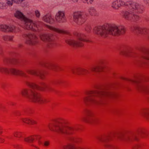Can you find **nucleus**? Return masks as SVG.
Segmentation results:
<instances>
[{
	"mask_svg": "<svg viewBox=\"0 0 149 149\" xmlns=\"http://www.w3.org/2000/svg\"><path fill=\"white\" fill-rule=\"evenodd\" d=\"M0 72L6 74H12L15 75H19L26 79L25 83L30 87L29 89L25 88L21 91L22 95L26 98L36 103L43 104L47 101L45 99L41 97L37 91L42 90L45 88H48V85L42 83L40 86L30 82L27 79L28 77L26 73L22 70H16L13 68H8L0 66Z\"/></svg>",
	"mask_w": 149,
	"mask_h": 149,
	"instance_id": "1",
	"label": "nucleus"
},
{
	"mask_svg": "<svg viewBox=\"0 0 149 149\" xmlns=\"http://www.w3.org/2000/svg\"><path fill=\"white\" fill-rule=\"evenodd\" d=\"M127 0L126 2L122 0H114L111 3V7L118 10L121 6L127 8L121 12V15L125 20L130 22H135L139 19L137 14H141L143 11V6L134 1Z\"/></svg>",
	"mask_w": 149,
	"mask_h": 149,
	"instance_id": "2",
	"label": "nucleus"
},
{
	"mask_svg": "<svg viewBox=\"0 0 149 149\" xmlns=\"http://www.w3.org/2000/svg\"><path fill=\"white\" fill-rule=\"evenodd\" d=\"M116 94L107 89H100L87 92L83 98L84 102L87 105H96L105 97H114Z\"/></svg>",
	"mask_w": 149,
	"mask_h": 149,
	"instance_id": "3",
	"label": "nucleus"
},
{
	"mask_svg": "<svg viewBox=\"0 0 149 149\" xmlns=\"http://www.w3.org/2000/svg\"><path fill=\"white\" fill-rule=\"evenodd\" d=\"M93 31L95 34L103 37H107L109 34L118 36L123 33L125 32L124 26L114 24L96 27L94 29Z\"/></svg>",
	"mask_w": 149,
	"mask_h": 149,
	"instance_id": "4",
	"label": "nucleus"
},
{
	"mask_svg": "<svg viewBox=\"0 0 149 149\" xmlns=\"http://www.w3.org/2000/svg\"><path fill=\"white\" fill-rule=\"evenodd\" d=\"M46 26L50 30V33L41 34L40 35V37L42 40L48 43V46L49 47H51L54 45L52 37L55 34L53 32H56L59 33L67 34L69 33V32L67 31L61 30L48 25H46Z\"/></svg>",
	"mask_w": 149,
	"mask_h": 149,
	"instance_id": "5",
	"label": "nucleus"
},
{
	"mask_svg": "<svg viewBox=\"0 0 149 149\" xmlns=\"http://www.w3.org/2000/svg\"><path fill=\"white\" fill-rule=\"evenodd\" d=\"M49 129L52 131L62 134H72L76 131L73 127L67 126L64 123H56L49 126Z\"/></svg>",
	"mask_w": 149,
	"mask_h": 149,
	"instance_id": "6",
	"label": "nucleus"
},
{
	"mask_svg": "<svg viewBox=\"0 0 149 149\" xmlns=\"http://www.w3.org/2000/svg\"><path fill=\"white\" fill-rule=\"evenodd\" d=\"M14 15L17 18L24 21V26L25 29L33 31H37L38 30V24L40 22L34 23L32 20L26 18L21 12L18 10L16 11Z\"/></svg>",
	"mask_w": 149,
	"mask_h": 149,
	"instance_id": "7",
	"label": "nucleus"
},
{
	"mask_svg": "<svg viewBox=\"0 0 149 149\" xmlns=\"http://www.w3.org/2000/svg\"><path fill=\"white\" fill-rule=\"evenodd\" d=\"M86 36L84 34L76 33L71 39L66 40V42L70 46L74 47H81L83 45V41H88L85 39Z\"/></svg>",
	"mask_w": 149,
	"mask_h": 149,
	"instance_id": "8",
	"label": "nucleus"
},
{
	"mask_svg": "<svg viewBox=\"0 0 149 149\" xmlns=\"http://www.w3.org/2000/svg\"><path fill=\"white\" fill-rule=\"evenodd\" d=\"M103 68V67L101 65L93 67L88 70H87L82 68H77L72 69V72L74 74L81 76H84L90 73V72H100Z\"/></svg>",
	"mask_w": 149,
	"mask_h": 149,
	"instance_id": "9",
	"label": "nucleus"
},
{
	"mask_svg": "<svg viewBox=\"0 0 149 149\" xmlns=\"http://www.w3.org/2000/svg\"><path fill=\"white\" fill-rule=\"evenodd\" d=\"M74 21L78 24H81L84 22L86 19V16L80 11L75 12L73 14Z\"/></svg>",
	"mask_w": 149,
	"mask_h": 149,
	"instance_id": "10",
	"label": "nucleus"
},
{
	"mask_svg": "<svg viewBox=\"0 0 149 149\" xmlns=\"http://www.w3.org/2000/svg\"><path fill=\"white\" fill-rule=\"evenodd\" d=\"M26 42L27 44L31 45H34L38 42V39L34 34L29 33L24 36Z\"/></svg>",
	"mask_w": 149,
	"mask_h": 149,
	"instance_id": "11",
	"label": "nucleus"
},
{
	"mask_svg": "<svg viewBox=\"0 0 149 149\" xmlns=\"http://www.w3.org/2000/svg\"><path fill=\"white\" fill-rule=\"evenodd\" d=\"M55 18L57 22L62 23L65 22L66 20L64 10H59L56 13Z\"/></svg>",
	"mask_w": 149,
	"mask_h": 149,
	"instance_id": "12",
	"label": "nucleus"
},
{
	"mask_svg": "<svg viewBox=\"0 0 149 149\" xmlns=\"http://www.w3.org/2000/svg\"><path fill=\"white\" fill-rule=\"evenodd\" d=\"M16 27L13 25H7L6 24L0 25V30L4 32H16Z\"/></svg>",
	"mask_w": 149,
	"mask_h": 149,
	"instance_id": "13",
	"label": "nucleus"
},
{
	"mask_svg": "<svg viewBox=\"0 0 149 149\" xmlns=\"http://www.w3.org/2000/svg\"><path fill=\"white\" fill-rule=\"evenodd\" d=\"M117 136L119 140L125 142H128L137 139L136 135L134 134H131L124 136L119 135Z\"/></svg>",
	"mask_w": 149,
	"mask_h": 149,
	"instance_id": "14",
	"label": "nucleus"
},
{
	"mask_svg": "<svg viewBox=\"0 0 149 149\" xmlns=\"http://www.w3.org/2000/svg\"><path fill=\"white\" fill-rule=\"evenodd\" d=\"M132 30L137 34H145L147 33L148 30L145 28H141L139 26H135Z\"/></svg>",
	"mask_w": 149,
	"mask_h": 149,
	"instance_id": "15",
	"label": "nucleus"
},
{
	"mask_svg": "<svg viewBox=\"0 0 149 149\" xmlns=\"http://www.w3.org/2000/svg\"><path fill=\"white\" fill-rule=\"evenodd\" d=\"M132 82L137 84V88L138 90L149 93V86L147 85H143L138 84V82L136 80H132Z\"/></svg>",
	"mask_w": 149,
	"mask_h": 149,
	"instance_id": "16",
	"label": "nucleus"
},
{
	"mask_svg": "<svg viewBox=\"0 0 149 149\" xmlns=\"http://www.w3.org/2000/svg\"><path fill=\"white\" fill-rule=\"evenodd\" d=\"M26 72L28 74L39 76L41 79L43 78L44 76L43 72L39 70H26Z\"/></svg>",
	"mask_w": 149,
	"mask_h": 149,
	"instance_id": "17",
	"label": "nucleus"
},
{
	"mask_svg": "<svg viewBox=\"0 0 149 149\" xmlns=\"http://www.w3.org/2000/svg\"><path fill=\"white\" fill-rule=\"evenodd\" d=\"M93 115V113L91 111H88L86 112L85 117L83 118L82 119L86 122L91 123L93 121L92 118Z\"/></svg>",
	"mask_w": 149,
	"mask_h": 149,
	"instance_id": "18",
	"label": "nucleus"
},
{
	"mask_svg": "<svg viewBox=\"0 0 149 149\" xmlns=\"http://www.w3.org/2000/svg\"><path fill=\"white\" fill-rule=\"evenodd\" d=\"M40 138V136L36 135L34 136L25 138H24V140L25 141L28 143H32L33 141L36 139L38 141V144L40 145L42 143V142L39 140Z\"/></svg>",
	"mask_w": 149,
	"mask_h": 149,
	"instance_id": "19",
	"label": "nucleus"
},
{
	"mask_svg": "<svg viewBox=\"0 0 149 149\" xmlns=\"http://www.w3.org/2000/svg\"><path fill=\"white\" fill-rule=\"evenodd\" d=\"M42 19L45 22L52 24L55 22V20L53 17L49 14H47L42 17Z\"/></svg>",
	"mask_w": 149,
	"mask_h": 149,
	"instance_id": "20",
	"label": "nucleus"
},
{
	"mask_svg": "<svg viewBox=\"0 0 149 149\" xmlns=\"http://www.w3.org/2000/svg\"><path fill=\"white\" fill-rule=\"evenodd\" d=\"M140 115L149 120V109L144 108L141 109L139 111Z\"/></svg>",
	"mask_w": 149,
	"mask_h": 149,
	"instance_id": "21",
	"label": "nucleus"
},
{
	"mask_svg": "<svg viewBox=\"0 0 149 149\" xmlns=\"http://www.w3.org/2000/svg\"><path fill=\"white\" fill-rule=\"evenodd\" d=\"M115 136V135L114 134H113L110 135L105 137H98V139L100 141L107 142V141L111 139L113 137Z\"/></svg>",
	"mask_w": 149,
	"mask_h": 149,
	"instance_id": "22",
	"label": "nucleus"
},
{
	"mask_svg": "<svg viewBox=\"0 0 149 149\" xmlns=\"http://www.w3.org/2000/svg\"><path fill=\"white\" fill-rule=\"evenodd\" d=\"M22 120L23 122L27 124H33L37 123L36 122L35 120H33L30 119L28 118H22Z\"/></svg>",
	"mask_w": 149,
	"mask_h": 149,
	"instance_id": "23",
	"label": "nucleus"
},
{
	"mask_svg": "<svg viewBox=\"0 0 149 149\" xmlns=\"http://www.w3.org/2000/svg\"><path fill=\"white\" fill-rule=\"evenodd\" d=\"M13 36L7 35L3 36L2 37V39L5 41H13Z\"/></svg>",
	"mask_w": 149,
	"mask_h": 149,
	"instance_id": "24",
	"label": "nucleus"
},
{
	"mask_svg": "<svg viewBox=\"0 0 149 149\" xmlns=\"http://www.w3.org/2000/svg\"><path fill=\"white\" fill-rule=\"evenodd\" d=\"M144 55L141 57V58L149 60V50H146L143 52Z\"/></svg>",
	"mask_w": 149,
	"mask_h": 149,
	"instance_id": "25",
	"label": "nucleus"
},
{
	"mask_svg": "<svg viewBox=\"0 0 149 149\" xmlns=\"http://www.w3.org/2000/svg\"><path fill=\"white\" fill-rule=\"evenodd\" d=\"M89 13L92 16H95L96 15V11L93 7H91L88 10Z\"/></svg>",
	"mask_w": 149,
	"mask_h": 149,
	"instance_id": "26",
	"label": "nucleus"
},
{
	"mask_svg": "<svg viewBox=\"0 0 149 149\" xmlns=\"http://www.w3.org/2000/svg\"><path fill=\"white\" fill-rule=\"evenodd\" d=\"M105 146L106 149H114L115 148V147L109 142L106 143Z\"/></svg>",
	"mask_w": 149,
	"mask_h": 149,
	"instance_id": "27",
	"label": "nucleus"
},
{
	"mask_svg": "<svg viewBox=\"0 0 149 149\" xmlns=\"http://www.w3.org/2000/svg\"><path fill=\"white\" fill-rule=\"evenodd\" d=\"M120 54H122L129 55L131 54L132 53L130 51L126 50H122L120 52Z\"/></svg>",
	"mask_w": 149,
	"mask_h": 149,
	"instance_id": "28",
	"label": "nucleus"
},
{
	"mask_svg": "<svg viewBox=\"0 0 149 149\" xmlns=\"http://www.w3.org/2000/svg\"><path fill=\"white\" fill-rule=\"evenodd\" d=\"M13 60L8 58H5L3 60V62L4 63L6 64L12 62Z\"/></svg>",
	"mask_w": 149,
	"mask_h": 149,
	"instance_id": "29",
	"label": "nucleus"
},
{
	"mask_svg": "<svg viewBox=\"0 0 149 149\" xmlns=\"http://www.w3.org/2000/svg\"><path fill=\"white\" fill-rule=\"evenodd\" d=\"M7 1L6 3L9 6H11L14 0H6Z\"/></svg>",
	"mask_w": 149,
	"mask_h": 149,
	"instance_id": "30",
	"label": "nucleus"
},
{
	"mask_svg": "<svg viewBox=\"0 0 149 149\" xmlns=\"http://www.w3.org/2000/svg\"><path fill=\"white\" fill-rule=\"evenodd\" d=\"M35 14L36 17L37 18H39L40 15V11L38 10H36L35 11Z\"/></svg>",
	"mask_w": 149,
	"mask_h": 149,
	"instance_id": "31",
	"label": "nucleus"
},
{
	"mask_svg": "<svg viewBox=\"0 0 149 149\" xmlns=\"http://www.w3.org/2000/svg\"><path fill=\"white\" fill-rule=\"evenodd\" d=\"M64 149H75V148L72 145H69L65 147Z\"/></svg>",
	"mask_w": 149,
	"mask_h": 149,
	"instance_id": "32",
	"label": "nucleus"
},
{
	"mask_svg": "<svg viewBox=\"0 0 149 149\" xmlns=\"http://www.w3.org/2000/svg\"><path fill=\"white\" fill-rule=\"evenodd\" d=\"M46 66L49 68H52L55 67V65L52 63H49L47 64L46 65Z\"/></svg>",
	"mask_w": 149,
	"mask_h": 149,
	"instance_id": "33",
	"label": "nucleus"
},
{
	"mask_svg": "<svg viewBox=\"0 0 149 149\" xmlns=\"http://www.w3.org/2000/svg\"><path fill=\"white\" fill-rule=\"evenodd\" d=\"M91 29V27L90 25H87L86 26V27L85 28V31L87 33H89Z\"/></svg>",
	"mask_w": 149,
	"mask_h": 149,
	"instance_id": "34",
	"label": "nucleus"
},
{
	"mask_svg": "<svg viewBox=\"0 0 149 149\" xmlns=\"http://www.w3.org/2000/svg\"><path fill=\"white\" fill-rule=\"evenodd\" d=\"M24 0H14V2L17 3H21Z\"/></svg>",
	"mask_w": 149,
	"mask_h": 149,
	"instance_id": "35",
	"label": "nucleus"
},
{
	"mask_svg": "<svg viewBox=\"0 0 149 149\" xmlns=\"http://www.w3.org/2000/svg\"><path fill=\"white\" fill-rule=\"evenodd\" d=\"M49 145V142L48 141H45L44 142V145L45 146H47Z\"/></svg>",
	"mask_w": 149,
	"mask_h": 149,
	"instance_id": "36",
	"label": "nucleus"
},
{
	"mask_svg": "<svg viewBox=\"0 0 149 149\" xmlns=\"http://www.w3.org/2000/svg\"><path fill=\"white\" fill-rule=\"evenodd\" d=\"M144 131H143L142 130H140L139 132L138 133V134L139 135L142 136V134H144Z\"/></svg>",
	"mask_w": 149,
	"mask_h": 149,
	"instance_id": "37",
	"label": "nucleus"
},
{
	"mask_svg": "<svg viewBox=\"0 0 149 149\" xmlns=\"http://www.w3.org/2000/svg\"><path fill=\"white\" fill-rule=\"evenodd\" d=\"M31 146L34 148V149H40L35 144H32Z\"/></svg>",
	"mask_w": 149,
	"mask_h": 149,
	"instance_id": "38",
	"label": "nucleus"
},
{
	"mask_svg": "<svg viewBox=\"0 0 149 149\" xmlns=\"http://www.w3.org/2000/svg\"><path fill=\"white\" fill-rule=\"evenodd\" d=\"M19 134V132H15L13 134L14 136L15 137H19L18 136V135Z\"/></svg>",
	"mask_w": 149,
	"mask_h": 149,
	"instance_id": "39",
	"label": "nucleus"
},
{
	"mask_svg": "<svg viewBox=\"0 0 149 149\" xmlns=\"http://www.w3.org/2000/svg\"><path fill=\"white\" fill-rule=\"evenodd\" d=\"M72 140L74 142H77L78 141V140L77 139L72 138Z\"/></svg>",
	"mask_w": 149,
	"mask_h": 149,
	"instance_id": "40",
	"label": "nucleus"
},
{
	"mask_svg": "<svg viewBox=\"0 0 149 149\" xmlns=\"http://www.w3.org/2000/svg\"><path fill=\"white\" fill-rule=\"evenodd\" d=\"M3 6V3H2L0 2V8H2Z\"/></svg>",
	"mask_w": 149,
	"mask_h": 149,
	"instance_id": "41",
	"label": "nucleus"
},
{
	"mask_svg": "<svg viewBox=\"0 0 149 149\" xmlns=\"http://www.w3.org/2000/svg\"><path fill=\"white\" fill-rule=\"evenodd\" d=\"M140 147V146L139 145H137L135 147L134 149H137L138 148H139Z\"/></svg>",
	"mask_w": 149,
	"mask_h": 149,
	"instance_id": "42",
	"label": "nucleus"
},
{
	"mask_svg": "<svg viewBox=\"0 0 149 149\" xmlns=\"http://www.w3.org/2000/svg\"><path fill=\"white\" fill-rule=\"evenodd\" d=\"M74 2H77L78 0H71Z\"/></svg>",
	"mask_w": 149,
	"mask_h": 149,
	"instance_id": "43",
	"label": "nucleus"
},
{
	"mask_svg": "<svg viewBox=\"0 0 149 149\" xmlns=\"http://www.w3.org/2000/svg\"><path fill=\"white\" fill-rule=\"evenodd\" d=\"M146 3L147 4H148L149 6V0H147L146 1Z\"/></svg>",
	"mask_w": 149,
	"mask_h": 149,
	"instance_id": "44",
	"label": "nucleus"
},
{
	"mask_svg": "<svg viewBox=\"0 0 149 149\" xmlns=\"http://www.w3.org/2000/svg\"><path fill=\"white\" fill-rule=\"evenodd\" d=\"M3 107H1L0 106V110H3Z\"/></svg>",
	"mask_w": 149,
	"mask_h": 149,
	"instance_id": "45",
	"label": "nucleus"
},
{
	"mask_svg": "<svg viewBox=\"0 0 149 149\" xmlns=\"http://www.w3.org/2000/svg\"><path fill=\"white\" fill-rule=\"evenodd\" d=\"M18 136H19V137H20L21 136V134L20 133H19V134L18 135Z\"/></svg>",
	"mask_w": 149,
	"mask_h": 149,
	"instance_id": "46",
	"label": "nucleus"
},
{
	"mask_svg": "<svg viewBox=\"0 0 149 149\" xmlns=\"http://www.w3.org/2000/svg\"><path fill=\"white\" fill-rule=\"evenodd\" d=\"M17 145H14V147L15 148H16V149H17Z\"/></svg>",
	"mask_w": 149,
	"mask_h": 149,
	"instance_id": "47",
	"label": "nucleus"
},
{
	"mask_svg": "<svg viewBox=\"0 0 149 149\" xmlns=\"http://www.w3.org/2000/svg\"><path fill=\"white\" fill-rule=\"evenodd\" d=\"M61 81H58L57 82L58 84H60L61 83Z\"/></svg>",
	"mask_w": 149,
	"mask_h": 149,
	"instance_id": "48",
	"label": "nucleus"
}]
</instances>
